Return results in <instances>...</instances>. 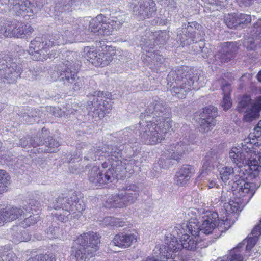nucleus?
Segmentation results:
<instances>
[{"instance_id":"10","label":"nucleus","mask_w":261,"mask_h":261,"mask_svg":"<svg viewBox=\"0 0 261 261\" xmlns=\"http://www.w3.org/2000/svg\"><path fill=\"white\" fill-rule=\"evenodd\" d=\"M105 20V16L102 14L98 15L95 18L90 21L84 19L72 20L65 21L62 26V30L64 33L68 41H74V38L81 33L85 29H88L89 31L96 33L98 32L100 35L101 24Z\"/></svg>"},{"instance_id":"11","label":"nucleus","mask_w":261,"mask_h":261,"mask_svg":"<svg viewBox=\"0 0 261 261\" xmlns=\"http://www.w3.org/2000/svg\"><path fill=\"white\" fill-rule=\"evenodd\" d=\"M63 36L62 37L59 35H56L54 36H50L48 39L45 36L37 37L30 42L28 52L32 55V59L36 61H43L46 60L49 54V48L54 45H60L67 43L68 40L67 39L64 40Z\"/></svg>"},{"instance_id":"23","label":"nucleus","mask_w":261,"mask_h":261,"mask_svg":"<svg viewBox=\"0 0 261 261\" xmlns=\"http://www.w3.org/2000/svg\"><path fill=\"white\" fill-rule=\"evenodd\" d=\"M136 0H134L133 4L135 5L133 7V12L139 19L149 18L155 14L156 11V5L152 0H141L136 5Z\"/></svg>"},{"instance_id":"55","label":"nucleus","mask_w":261,"mask_h":261,"mask_svg":"<svg viewBox=\"0 0 261 261\" xmlns=\"http://www.w3.org/2000/svg\"><path fill=\"white\" fill-rule=\"evenodd\" d=\"M42 140L38 137L31 138L29 139V146L36 147L40 145L43 144Z\"/></svg>"},{"instance_id":"57","label":"nucleus","mask_w":261,"mask_h":261,"mask_svg":"<svg viewBox=\"0 0 261 261\" xmlns=\"http://www.w3.org/2000/svg\"><path fill=\"white\" fill-rule=\"evenodd\" d=\"M207 187L208 189H212L215 187L218 188L219 187L218 184L217 179L216 178H211L207 179Z\"/></svg>"},{"instance_id":"18","label":"nucleus","mask_w":261,"mask_h":261,"mask_svg":"<svg viewBox=\"0 0 261 261\" xmlns=\"http://www.w3.org/2000/svg\"><path fill=\"white\" fill-rule=\"evenodd\" d=\"M102 92L96 91L92 96V100L88 101L87 109L88 115L93 117L101 118L106 113H109L112 109L111 102L102 100Z\"/></svg>"},{"instance_id":"40","label":"nucleus","mask_w":261,"mask_h":261,"mask_svg":"<svg viewBox=\"0 0 261 261\" xmlns=\"http://www.w3.org/2000/svg\"><path fill=\"white\" fill-rule=\"evenodd\" d=\"M241 250L237 247L232 249L229 253V256L225 261H243V258L241 254Z\"/></svg>"},{"instance_id":"17","label":"nucleus","mask_w":261,"mask_h":261,"mask_svg":"<svg viewBox=\"0 0 261 261\" xmlns=\"http://www.w3.org/2000/svg\"><path fill=\"white\" fill-rule=\"evenodd\" d=\"M74 109H71L68 110V112L62 111L59 108L47 106L44 108L43 111H40L36 109H32L30 112L28 111L27 113H25L24 115H21L23 118V120L27 123L32 124L36 122L38 123L40 121L39 119H44L45 116L49 117L51 116L55 117H61L63 113H66V114L73 113Z\"/></svg>"},{"instance_id":"58","label":"nucleus","mask_w":261,"mask_h":261,"mask_svg":"<svg viewBox=\"0 0 261 261\" xmlns=\"http://www.w3.org/2000/svg\"><path fill=\"white\" fill-rule=\"evenodd\" d=\"M167 8L169 11H173L176 8V3L174 0H168Z\"/></svg>"},{"instance_id":"63","label":"nucleus","mask_w":261,"mask_h":261,"mask_svg":"<svg viewBox=\"0 0 261 261\" xmlns=\"http://www.w3.org/2000/svg\"><path fill=\"white\" fill-rule=\"evenodd\" d=\"M45 0H36V7L40 9L44 5Z\"/></svg>"},{"instance_id":"32","label":"nucleus","mask_w":261,"mask_h":261,"mask_svg":"<svg viewBox=\"0 0 261 261\" xmlns=\"http://www.w3.org/2000/svg\"><path fill=\"white\" fill-rule=\"evenodd\" d=\"M12 236L13 241L17 243L27 242L31 239V236L24 230H19L18 226H14L12 228Z\"/></svg>"},{"instance_id":"3","label":"nucleus","mask_w":261,"mask_h":261,"mask_svg":"<svg viewBox=\"0 0 261 261\" xmlns=\"http://www.w3.org/2000/svg\"><path fill=\"white\" fill-rule=\"evenodd\" d=\"M229 157L238 168H244L254 176L261 171V145L255 147L250 138H245L240 145L232 147Z\"/></svg>"},{"instance_id":"44","label":"nucleus","mask_w":261,"mask_h":261,"mask_svg":"<svg viewBox=\"0 0 261 261\" xmlns=\"http://www.w3.org/2000/svg\"><path fill=\"white\" fill-rule=\"evenodd\" d=\"M154 36L156 38L155 43L162 44H164L169 38V33L166 31H160L156 32Z\"/></svg>"},{"instance_id":"14","label":"nucleus","mask_w":261,"mask_h":261,"mask_svg":"<svg viewBox=\"0 0 261 261\" xmlns=\"http://www.w3.org/2000/svg\"><path fill=\"white\" fill-rule=\"evenodd\" d=\"M238 110L244 113L243 119L246 122H251L258 117L261 112V96L254 100L248 95H243L239 99Z\"/></svg>"},{"instance_id":"48","label":"nucleus","mask_w":261,"mask_h":261,"mask_svg":"<svg viewBox=\"0 0 261 261\" xmlns=\"http://www.w3.org/2000/svg\"><path fill=\"white\" fill-rule=\"evenodd\" d=\"M1 257L3 261H13L16 255L12 251L6 250L1 253Z\"/></svg>"},{"instance_id":"20","label":"nucleus","mask_w":261,"mask_h":261,"mask_svg":"<svg viewBox=\"0 0 261 261\" xmlns=\"http://www.w3.org/2000/svg\"><path fill=\"white\" fill-rule=\"evenodd\" d=\"M147 33L149 34V36L151 37V39H148L150 38V36H142L141 39V41L142 42L141 44L142 46V48L144 50H146L147 52L146 57L147 58L146 60L148 62V64L150 66V68L152 70L156 71V72L160 71V67L161 65L163 64L164 61V58L162 57V55H159L155 53L154 51H151L149 50H147L146 48H148L149 49L152 48L154 46V43H152L151 39H154V35L151 34V33L148 32ZM154 41H153V43H154Z\"/></svg>"},{"instance_id":"64","label":"nucleus","mask_w":261,"mask_h":261,"mask_svg":"<svg viewBox=\"0 0 261 261\" xmlns=\"http://www.w3.org/2000/svg\"><path fill=\"white\" fill-rule=\"evenodd\" d=\"M145 261H160L159 260L154 257H148L147 258Z\"/></svg>"},{"instance_id":"1","label":"nucleus","mask_w":261,"mask_h":261,"mask_svg":"<svg viewBox=\"0 0 261 261\" xmlns=\"http://www.w3.org/2000/svg\"><path fill=\"white\" fill-rule=\"evenodd\" d=\"M125 148L126 149L133 148L132 142H129L127 145L117 144L109 145L105 149V152L98 148H94L93 150L90 145L85 143L82 142L77 145L76 148L80 151L81 154L86 153V149H89L91 151L86 154L84 156L85 160L96 161L99 160L100 156L103 155H107L108 158L107 161L102 164L103 168H109L104 173L96 166H93L89 171L88 180L93 186H102L112 182L114 173L118 177L119 176H122L125 172L126 163L123 161L126 158L125 156V151L124 150Z\"/></svg>"},{"instance_id":"4","label":"nucleus","mask_w":261,"mask_h":261,"mask_svg":"<svg viewBox=\"0 0 261 261\" xmlns=\"http://www.w3.org/2000/svg\"><path fill=\"white\" fill-rule=\"evenodd\" d=\"M198 79L189 67H178L168 74L167 88L171 91L173 96L182 99L189 91L199 88Z\"/></svg>"},{"instance_id":"33","label":"nucleus","mask_w":261,"mask_h":261,"mask_svg":"<svg viewBox=\"0 0 261 261\" xmlns=\"http://www.w3.org/2000/svg\"><path fill=\"white\" fill-rule=\"evenodd\" d=\"M37 203V202L35 201V204ZM36 209V211L35 210L33 211H28L27 216L30 214H32L33 215H30L29 217H26L24 220L22 222L21 225L23 228L29 227L31 225H33L37 222L38 220L39 216H38L39 213L38 211L39 210V207L36 206L35 204V207L32 206Z\"/></svg>"},{"instance_id":"51","label":"nucleus","mask_w":261,"mask_h":261,"mask_svg":"<svg viewBox=\"0 0 261 261\" xmlns=\"http://www.w3.org/2000/svg\"><path fill=\"white\" fill-rule=\"evenodd\" d=\"M38 261H56V256L53 253L37 255Z\"/></svg>"},{"instance_id":"54","label":"nucleus","mask_w":261,"mask_h":261,"mask_svg":"<svg viewBox=\"0 0 261 261\" xmlns=\"http://www.w3.org/2000/svg\"><path fill=\"white\" fill-rule=\"evenodd\" d=\"M222 224V228L223 229L222 232H225L230 227V221H229L227 216H226V218L224 217L220 221L219 220L217 224Z\"/></svg>"},{"instance_id":"56","label":"nucleus","mask_w":261,"mask_h":261,"mask_svg":"<svg viewBox=\"0 0 261 261\" xmlns=\"http://www.w3.org/2000/svg\"><path fill=\"white\" fill-rule=\"evenodd\" d=\"M188 180V179L181 175L179 173H176L175 180L177 185L179 186H183L186 184Z\"/></svg>"},{"instance_id":"47","label":"nucleus","mask_w":261,"mask_h":261,"mask_svg":"<svg viewBox=\"0 0 261 261\" xmlns=\"http://www.w3.org/2000/svg\"><path fill=\"white\" fill-rule=\"evenodd\" d=\"M193 170V168L192 166L189 165H185L179 169L177 173L189 180Z\"/></svg>"},{"instance_id":"36","label":"nucleus","mask_w":261,"mask_h":261,"mask_svg":"<svg viewBox=\"0 0 261 261\" xmlns=\"http://www.w3.org/2000/svg\"><path fill=\"white\" fill-rule=\"evenodd\" d=\"M219 175L221 180L226 182L234 173V169L231 167L225 166L219 169Z\"/></svg>"},{"instance_id":"39","label":"nucleus","mask_w":261,"mask_h":261,"mask_svg":"<svg viewBox=\"0 0 261 261\" xmlns=\"http://www.w3.org/2000/svg\"><path fill=\"white\" fill-rule=\"evenodd\" d=\"M239 28L242 29L247 26L252 20L250 15L244 13H237Z\"/></svg>"},{"instance_id":"13","label":"nucleus","mask_w":261,"mask_h":261,"mask_svg":"<svg viewBox=\"0 0 261 261\" xmlns=\"http://www.w3.org/2000/svg\"><path fill=\"white\" fill-rule=\"evenodd\" d=\"M21 64L4 53L0 54V88L5 84L15 82L20 77Z\"/></svg>"},{"instance_id":"34","label":"nucleus","mask_w":261,"mask_h":261,"mask_svg":"<svg viewBox=\"0 0 261 261\" xmlns=\"http://www.w3.org/2000/svg\"><path fill=\"white\" fill-rule=\"evenodd\" d=\"M112 59L110 53L99 52L97 55L96 60L94 61H92V64L95 66L103 67L108 65Z\"/></svg>"},{"instance_id":"53","label":"nucleus","mask_w":261,"mask_h":261,"mask_svg":"<svg viewBox=\"0 0 261 261\" xmlns=\"http://www.w3.org/2000/svg\"><path fill=\"white\" fill-rule=\"evenodd\" d=\"M76 0H62V3L65 4L60 11L62 13L66 12V11H71V5L73 3H75Z\"/></svg>"},{"instance_id":"22","label":"nucleus","mask_w":261,"mask_h":261,"mask_svg":"<svg viewBox=\"0 0 261 261\" xmlns=\"http://www.w3.org/2000/svg\"><path fill=\"white\" fill-rule=\"evenodd\" d=\"M218 115L217 109L216 107L210 106L203 109L200 113L199 120L200 131L206 133L211 130L216 124L215 118Z\"/></svg>"},{"instance_id":"15","label":"nucleus","mask_w":261,"mask_h":261,"mask_svg":"<svg viewBox=\"0 0 261 261\" xmlns=\"http://www.w3.org/2000/svg\"><path fill=\"white\" fill-rule=\"evenodd\" d=\"M198 213L203 215L202 216L203 221L201 225V234L203 233L208 235L213 233L216 238L220 237L223 229L222 224H217L219 221L218 213L203 208L198 209Z\"/></svg>"},{"instance_id":"52","label":"nucleus","mask_w":261,"mask_h":261,"mask_svg":"<svg viewBox=\"0 0 261 261\" xmlns=\"http://www.w3.org/2000/svg\"><path fill=\"white\" fill-rule=\"evenodd\" d=\"M232 105L230 97L229 95H223V101L221 103V106L223 109L225 111L228 110Z\"/></svg>"},{"instance_id":"9","label":"nucleus","mask_w":261,"mask_h":261,"mask_svg":"<svg viewBox=\"0 0 261 261\" xmlns=\"http://www.w3.org/2000/svg\"><path fill=\"white\" fill-rule=\"evenodd\" d=\"M76 243L77 246L72 248L71 258L76 261H89L98 250L100 239L97 233L89 232L79 236Z\"/></svg>"},{"instance_id":"46","label":"nucleus","mask_w":261,"mask_h":261,"mask_svg":"<svg viewBox=\"0 0 261 261\" xmlns=\"http://www.w3.org/2000/svg\"><path fill=\"white\" fill-rule=\"evenodd\" d=\"M211 161H210L209 155H206L204 159L203 160V165L201 171L199 175V178L203 177L208 174V171H209L211 168Z\"/></svg>"},{"instance_id":"5","label":"nucleus","mask_w":261,"mask_h":261,"mask_svg":"<svg viewBox=\"0 0 261 261\" xmlns=\"http://www.w3.org/2000/svg\"><path fill=\"white\" fill-rule=\"evenodd\" d=\"M179 243L176 237V235L173 236V233H165V243L166 244L163 249L159 248L160 251L159 255L167 259L173 257L174 256L179 255V252L182 249L194 251L198 248H202L204 247V244L200 241H198V237L190 236L186 233L181 234Z\"/></svg>"},{"instance_id":"31","label":"nucleus","mask_w":261,"mask_h":261,"mask_svg":"<svg viewBox=\"0 0 261 261\" xmlns=\"http://www.w3.org/2000/svg\"><path fill=\"white\" fill-rule=\"evenodd\" d=\"M251 234L253 237H248L244 240L241 243L238 244L237 247L241 250L242 247L245 245L246 251H250L251 250L256 243L258 237L261 234V219L259 220V223L252 230Z\"/></svg>"},{"instance_id":"49","label":"nucleus","mask_w":261,"mask_h":261,"mask_svg":"<svg viewBox=\"0 0 261 261\" xmlns=\"http://www.w3.org/2000/svg\"><path fill=\"white\" fill-rule=\"evenodd\" d=\"M60 232V229L58 227H53L49 228L47 231V238L50 239H53L58 238Z\"/></svg>"},{"instance_id":"37","label":"nucleus","mask_w":261,"mask_h":261,"mask_svg":"<svg viewBox=\"0 0 261 261\" xmlns=\"http://www.w3.org/2000/svg\"><path fill=\"white\" fill-rule=\"evenodd\" d=\"M10 179V177L5 170H0V194L7 191Z\"/></svg>"},{"instance_id":"50","label":"nucleus","mask_w":261,"mask_h":261,"mask_svg":"<svg viewBox=\"0 0 261 261\" xmlns=\"http://www.w3.org/2000/svg\"><path fill=\"white\" fill-rule=\"evenodd\" d=\"M253 138L261 140V129L258 128L256 126L254 128L253 132L250 133L249 137L247 138L250 139V141L252 142L254 145L256 143L254 142Z\"/></svg>"},{"instance_id":"27","label":"nucleus","mask_w":261,"mask_h":261,"mask_svg":"<svg viewBox=\"0 0 261 261\" xmlns=\"http://www.w3.org/2000/svg\"><path fill=\"white\" fill-rule=\"evenodd\" d=\"M227 46H223L220 50L215 55L212 62L216 65H219L221 64L227 63L231 61L234 57V53L236 51V48H233L234 43L233 42H227Z\"/></svg>"},{"instance_id":"21","label":"nucleus","mask_w":261,"mask_h":261,"mask_svg":"<svg viewBox=\"0 0 261 261\" xmlns=\"http://www.w3.org/2000/svg\"><path fill=\"white\" fill-rule=\"evenodd\" d=\"M192 141L186 136L179 142L173 143L168 147V157L178 161L183 155L191 151L193 148Z\"/></svg>"},{"instance_id":"7","label":"nucleus","mask_w":261,"mask_h":261,"mask_svg":"<svg viewBox=\"0 0 261 261\" xmlns=\"http://www.w3.org/2000/svg\"><path fill=\"white\" fill-rule=\"evenodd\" d=\"M49 207L53 209L51 214L63 222L68 221L71 214L78 216L85 209V205L80 203L74 193L66 197L63 194L60 195Z\"/></svg>"},{"instance_id":"30","label":"nucleus","mask_w":261,"mask_h":261,"mask_svg":"<svg viewBox=\"0 0 261 261\" xmlns=\"http://www.w3.org/2000/svg\"><path fill=\"white\" fill-rule=\"evenodd\" d=\"M137 235L134 233H121L115 236L112 241L114 245L120 248H127L137 241Z\"/></svg>"},{"instance_id":"12","label":"nucleus","mask_w":261,"mask_h":261,"mask_svg":"<svg viewBox=\"0 0 261 261\" xmlns=\"http://www.w3.org/2000/svg\"><path fill=\"white\" fill-rule=\"evenodd\" d=\"M139 188L134 184H130L119 189V192L110 196L106 200L107 208L126 207L134 203L139 196Z\"/></svg>"},{"instance_id":"43","label":"nucleus","mask_w":261,"mask_h":261,"mask_svg":"<svg viewBox=\"0 0 261 261\" xmlns=\"http://www.w3.org/2000/svg\"><path fill=\"white\" fill-rule=\"evenodd\" d=\"M214 84L217 86L219 84L223 91V95H229L231 91L230 85L224 80L223 78L218 79L216 81Z\"/></svg>"},{"instance_id":"26","label":"nucleus","mask_w":261,"mask_h":261,"mask_svg":"<svg viewBox=\"0 0 261 261\" xmlns=\"http://www.w3.org/2000/svg\"><path fill=\"white\" fill-rule=\"evenodd\" d=\"M172 232L173 236H179L182 233L189 232L192 236L198 237L201 235V226L199 225L197 220L191 219L188 223L176 224L172 230Z\"/></svg>"},{"instance_id":"24","label":"nucleus","mask_w":261,"mask_h":261,"mask_svg":"<svg viewBox=\"0 0 261 261\" xmlns=\"http://www.w3.org/2000/svg\"><path fill=\"white\" fill-rule=\"evenodd\" d=\"M35 200H31L28 205H25L22 207L21 206H9L3 208L6 223L27 217L29 210L36 211V209L32 207V206L35 207Z\"/></svg>"},{"instance_id":"61","label":"nucleus","mask_w":261,"mask_h":261,"mask_svg":"<svg viewBox=\"0 0 261 261\" xmlns=\"http://www.w3.org/2000/svg\"><path fill=\"white\" fill-rule=\"evenodd\" d=\"M231 192H227L226 193L223 192L222 193V195L221 197L220 200L221 202H223L226 201V197H228V196H230Z\"/></svg>"},{"instance_id":"45","label":"nucleus","mask_w":261,"mask_h":261,"mask_svg":"<svg viewBox=\"0 0 261 261\" xmlns=\"http://www.w3.org/2000/svg\"><path fill=\"white\" fill-rule=\"evenodd\" d=\"M192 48H194V51L196 54H200L202 58L206 59L208 57L210 52L207 47L196 43L192 46Z\"/></svg>"},{"instance_id":"38","label":"nucleus","mask_w":261,"mask_h":261,"mask_svg":"<svg viewBox=\"0 0 261 261\" xmlns=\"http://www.w3.org/2000/svg\"><path fill=\"white\" fill-rule=\"evenodd\" d=\"M224 21L226 24L229 28H239L237 13L228 14L225 17Z\"/></svg>"},{"instance_id":"59","label":"nucleus","mask_w":261,"mask_h":261,"mask_svg":"<svg viewBox=\"0 0 261 261\" xmlns=\"http://www.w3.org/2000/svg\"><path fill=\"white\" fill-rule=\"evenodd\" d=\"M19 145L22 147H25L27 145L29 146V140L27 138H21L19 141Z\"/></svg>"},{"instance_id":"42","label":"nucleus","mask_w":261,"mask_h":261,"mask_svg":"<svg viewBox=\"0 0 261 261\" xmlns=\"http://www.w3.org/2000/svg\"><path fill=\"white\" fill-rule=\"evenodd\" d=\"M103 224L105 226H113L116 227H120L123 226V223L116 218L106 217L103 220Z\"/></svg>"},{"instance_id":"29","label":"nucleus","mask_w":261,"mask_h":261,"mask_svg":"<svg viewBox=\"0 0 261 261\" xmlns=\"http://www.w3.org/2000/svg\"><path fill=\"white\" fill-rule=\"evenodd\" d=\"M104 22L101 24V28L100 30V35L108 36L111 35L114 30L119 29L120 25L124 22V20L121 16H118L113 19H107L105 17Z\"/></svg>"},{"instance_id":"25","label":"nucleus","mask_w":261,"mask_h":261,"mask_svg":"<svg viewBox=\"0 0 261 261\" xmlns=\"http://www.w3.org/2000/svg\"><path fill=\"white\" fill-rule=\"evenodd\" d=\"M243 45L248 50H255L261 46V19L254 24L250 36L245 38Z\"/></svg>"},{"instance_id":"6","label":"nucleus","mask_w":261,"mask_h":261,"mask_svg":"<svg viewBox=\"0 0 261 261\" xmlns=\"http://www.w3.org/2000/svg\"><path fill=\"white\" fill-rule=\"evenodd\" d=\"M76 53L73 51H67L65 61L58 69V79L63 85L72 89L74 91L79 90L83 86V77L77 75L80 64L74 56Z\"/></svg>"},{"instance_id":"28","label":"nucleus","mask_w":261,"mask_h":261,"mask_svg":"<svg viewBox=\"0 0 261 261\" xmlns=\"http://www.w3.org/2000/svg\"><path fill=\"white\" fill-rule=\"evenodd\" d=\"M10 11L16 15H26L31 16L34 13L28 0H13L10 6Z\"/></svg>"},{"instance_id":"2","label":"nucleus","mask_w":261,"mask_h":261,"mask_svg":"<svg viewBox=\"0 0 261 261\" xmlns=\"http://www.w3.org/2000/svg\"><path fill=\"white\" fill-rule=\"evenodd\" d=\"M169 109L163 102L153 100L140 115L135 133L140 141L148 145H155L164 140L166 134L173 126Z\"/></svg>"},{"instance_id":"19","label":"nucleus","mask_w":261,"mask_h":261,"mask_svg":"<svg viewBox=\"0 0 261 261\" xmlns=\"http://www.w3.org/2000/svg\"><path fill=\"white\" fill-rule=\"evenodd\" d=\"M201 28V26L197 23H188L186 27L181 30H177V40L180 42L182 46L201 41V37L199 30Z\"/></svg>"},{"instance_id":"16","label":"nucleus","mask_w":261,"mask_h":261,"mask_svg":"<svg viewBox=\"0 0 261 261\" xmlns=\"http://www.w3.org/2000/svg\"><path fill=\"white\" fill-rule=\"evenodd\" d=\"M33 32L34 29L30 24L19 21H6L0 23V33L6 37H28Z\"/></svg>"},{"instance_id":"62","label":"nucleus","mask_w":261,"mask_h":261,"mask_svg":"<svg viewBox=\"0 0 261 261\" xmlns=\"http://www.w3.org/2000/svg\"><path fill=\"white\" fill-rule=\"evenodd\" d=\"M214 2H212L214 5L216 6L222 7L224 6V2L223 0H213Z\"/></svg>"},{"instance_id":"60","label":"nucleus","mask_w":261,"mask_h":261,"mask_svg":"<svg viewBox=\"0 0 261 261\" xmlns=\"http://www.w3.org/2000/svg\"><path fill=\"white\" fill-rule=\"evenodd\" d=\"M4 215L3 209L0 208V226H3L6 223Z\"/></svg>"},{"instance_id":"35","label":"nucleus","mask_w":261,"mask_h":261,"mask_svg":"<svg viewBox=\"0 0 261 261\" xmlns=\"http://www.w3.org/2000/svg\"><path fill=\"white\" fill-rule=\"evenodd\" d=\"M43 144L45 145L47 148H45L44 150L39 148V150H41V152L44 151L48 153L56 152L58 147L60 146L59 142L51 137H48L45 139Z\"/></svg>"},{"instance_id":"41","label":"nucleus","mask_w":261,"mask_h":261,"mask_svg":"<svg viewBox=\"0 0 261 261\" xmlns=\"http://www.w3.org/2000/svg\"><path fill=\"white\" fill-rule=\"evenodd\" d=\"M85 57L92 63V61H94L96 59L98 53L96 49L92 47H85L84 49Z\"/></svg>"},{"instance_id":"8","label":"nucleus","mask_w":261,"mask_h":261,"mask_svg":"<svg viewBox=\"0 0 261 261\" xmlns=\"http://www.w3.org/2000/svg\"><path fill=\"white\" fill-rule=\"evenodd\" d=\"M236 179L232 186L233 195L235 196L234 199L223 204V207L228 214L241 211L240 209L249 201L254 193L253 184L246 181L241 177L238 179L236 177Z\"/></svg>"}]
</instances>
